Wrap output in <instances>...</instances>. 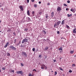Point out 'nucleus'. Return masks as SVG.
<instances>
[{
    "label": "nucleus",
    "instance_id": "nucleus-40",
    "mask_svg": "<svg viewBox=\"0 0 76 76\" xmlns=\"http://www.w3.org/2000/svg\"><path fill=\"white\" fill-rule=\"evenodd\" d=\"M5 69H6V68H5V67H3L2 68V70H5Z\"/></svg>",
    "mask_w": 76,
    "mask_h": 76
},
{
    "label": "nucleus",
    "instance_id": "nucleus-58",
    "mask_svg": "<svg viewBox=\"0 0 76 76\" xmlns=\"http://www.w3.org/2000/svg\"><path fill=\"white\" fill-rule=\"evenodd\" d=\"M55 25H56V26L57 25V24L56 23Z\"/></svg>",
    "mask_w": 76,
    "mask_h": 76
},
{
    "label": "nucleus",
    "instance_id": "nucleus-3",
    "mask_svg": "<svg viewBox=\"0 0 76 76\" xmlns=\"http://www.w3.org/2000/svg\"><path fill=\"white\" fill-rule=\"evenodd\" d=\"M10 48L12 50H16V48L15 47L13 46V45H11L10 46Z\"/></svg>",
    "mask_w": 76,
    "mask_h": 76
},
{
    "label": "nucleus",
    "instance_id": "nucleus-18",
    "mask_svg": "<svg viewBox=\"0 0 76 76\" xmlns=\"http://www.w3.org/2000/svg\"><path fill=\"white\" fill-rule=\"evenodd\" d=\"M42 32L44 33V34H47V32L45 31V30H43Z\"/></svg>",
    "mask_w": 76,
    "mask_h": 76
},
{
    "label": "nucleus",
    "instance_id": "nucleus-48",
    "mask_svg": "<svg viewBox=\"0 0 76 76\" xmlns=\"http://www.w3.org/2000/svg\"><path fill=\"white\" fill-rule=\"evenodd\" d=\"M32 2H34L35 1V0H31Z\"/></svg>",
    "mask_w": 76,
    "mask_h": 76
},
{
    "label": "nucleus",
    "instance_id": "nucleus-9",
    "mask_svg": "<svg viewBox=\"0 0 76 76\" xmlns=\"http://www.w3.org/2000/svg\"><path fill=\"white\" fill-rule=\"evenodd\" d=\"M45 66V65H44V64L42 65L41 66V68L42 69H44Z\"/></svg>",
    "mask_w": 76,
    "mask_h": 76
},
{
    "label": "nucleus",
    "instance_id": "nucleus-33",
    "mask_svg": "<svg viewBox=\"0 0 76 76\" xmlns=\"http://www.w3.org/2000/svg\"><path fill=\"white\" fill-rule=\"evenodd\" d=\"M64 6H67V5L66 4H64Z\"/></svg>",
    "mask_w": 76,
    "mask_h": 76
},
{
    "label": "nucleus",
    "instance_id": "nucleus-57",
    "mask_svg": "<svg viewBox=\"0 0 76 76\" xmlns=\"http://www.w3.org/2000/svg\"><path fill=\"white\" fill-rule=\"evenodd\" d=\"M13 33L14 35H15V32H14Z\"/></svg>",
    "mask_w": 76,
    "mask_h": 76
},
{
    "label": "nucleus",
    "instance_id": "nucleus-44",
    "mask_svg": "<svg viewBox=\"0 0 76 76\" xmlns=\"http://www.w3.org/2000/svg\"><path fill=\"white\" fill-rule=\"evenodd\" d=\"M11 72H12L13 73H14L15 72L14 71V70H12L11 71Z\"/></svg>",
    "mask_w": 76,
    "mask_h": 76
},
{
    "label": "nucleus",
    "instance_id": "nucleus-36",
    "mask_svg": "<svg viewBox=\"0 0 76 76\" xmlns=\"http://www.w3.org/2000/svg\"><path fill=\"white\" fill-rule=\"evenodd\" d=\"M69 8H66V11H68V10H69Z\"/></svg>",
    "mask_w": 76,
    "mask_h": 76
},
{
    "label": "nucleus",
    "instance_id": "nucleus-30",
    "mask_svg": "<svg viewBox=\"0 0 76 76\" xmlns=\"http://www.w3.org/2000/svg\"><path fill=\"white\" fill-rule=\"evenodd\" d=\"M14 41V43H16V39H15Z\"/></svg>",
    "mask_w": 76,
    "mask_h": 76
},
{
    "label": "nucleus",
    "instance_id": "nucleus-37",
    "mask_svg": "<svg viewBox=\"0 0 76 76\" xmlns=\"http://www.w3.org/2000/svg\"><path fill=\"white\" fill-rule=\"evenodd\" d=\"M33 71H34V72H37V70L35 69H34L33 70Z\"/></svg>",
    "mask_w": 76,
    "mask_h": 76
},
{
    "label": "nucleus",
    "instance_id": "nucleus-63",
    "mask_svg": "<svg viewBox=\"0 0 76 76\" xmlns=\"http://www.w3.org/2000/svg\"><path fill=\"white\" fill-rule=\"evenodd\" d=\"M50 70H52V69H50Z\"/></svg>",
    "mask_w": 76,
    "mask_h": 76
},
{
    "label": "nucleus",
    "instance_id": "nucleus-64",
    "mask_svg": "<svg viewBox=\"0 0 76 76\" xmlns=\"http://www.w3.org/2000/svg\"><path fill=\"white\" fill-rule=\"evenodd\" d=\"M52 72H53V71H51Z\"/></svg>",
    "mask_w": 76,
    "mask_h": 76
},
{
    "label": "nucleus",
    "instance_id": "nucleus-14",
    "mask_svg": "<svg viewBox=\"0 0 76 76\" xmlns=\"http://www.w3.org/2000/svg\"><path fill=\"white\" fill-rule=\"evenodd\" d=\"M27 15L29 16V15H30V14L29 13V10H28L27 12Z\"/></svg>",
    "mask_w": 76,
    "mask_h": 76
},
{
    "label": "nucleus",
    "instance_id": "nucleus-15",
    "mask_svg": "<svg viewBox=\"0 0 76 76\" xmlns=\"http://www.w3.org/2000/svg\"><path fill=\"white\" fill-rule=\"evenodd\" d=\"M3 4L2 3H0V7H3Z\"/></svg>",
    "mask_w": 76,
    "mask_h": 76
},
{
    "label": "nucleus",
    "instance_id": "nucleus-22",
    "mask_svg": "<svg viewBox=\"0 0 76 76\" xmlns=\"http://www.w3.org/2000/svg\"><path fill=\"white\" fill-rule=\"evenodd\" d=\"M75 9H71L70 10L71 11V12H73L74 11H75Z\"/></svg>",
    "mask_w": 76,
    "mask_h": 76
},
{
    "label": "nucleus",
    "instance_id": "nucleus-24",
    "mask_svg": "<svg viewBox=\"0 0 76 76\" xmlns=\"http://www.w3.org/2000/svg\"><path fill=\"white\" fill-rule=\"evenodd\" d=\"M7 56H10V53H7Z\"/></svg>",
    "mask_w": 76,
    "mask_h": 76
},
{
    "label": "nucleus",
    "instance_id": "nucleus-4",
    "mask_svg": "<svg viewBox=\"0 0 76 76\" xmlns=\"http://www.w3.org/2000/svg\"><path fill=\"white\" fill-rule=\"evenodd\" d=\"M16 73L17 74H18V75H19V74L22 75V74L23 73V72L22 71H17Z\"/></svg>",
    "mask_w": 76,
    "mask_h": 76
},
{
    "label": "nucleus",
    "instance_id": "nucleus-43",
    "mask_svg": "<svg viewBox=\"0 0 76 76\" xmlns=\"http://www.w3.org/2000/svg\"><path fill=\"white\" fill-rule=\"evenodd\" d=\"M41 57H42V56L41 55H39V57H40V58H41Z\"/></svg>",
    "mask_w": 76,
    "mask_h": 76
},
{
    "label": "nucleus",
    "instance_id": "nucleus-55",
    "mask_svg": "<svg viewBox=\"0 0 76 76\" xmlns=\"http://www.w3.org/2000/svg\"><path fill=\"white\" fill-rule=\"evenodd\" d=\"M54 27H56V24H54Z\"/></svg>",
    "mask_w": 76,
    "mask_h": 76
},
{
    "label": "nucleus",
    "instance_id": "nucleus-2",
    "mask_svg": "<svg viewBox=\"0 0 76 76\" xmlns=\"http://www.w3.org/2000/svg\"><path fill=\"white\" fill-rule=\"evenodd\" d=\"M28 42V39L25 38L24 39H23L22 41V44H24V43H26V42Z\"/></svg>",
    "mask_w": 76,
    "mask_h": 76
},
{
    "label": "nucleus",
    "instance_id": "nucleus-13",
    "mask_svg": "<svg viewBox=\"0 0 76 76\" xmlns=\"http://www.w3.org/2000/svg\"><path fill=\"white\" fill-rule=\"evenodd\" d=\"M73 33H76V28L75 29H74L73 30Z\"/></svg>",
    "mask_w": 76,
    "mask_h": 76
},
{
    "label": "nucleus",
    "instance_id": "nucleus-17",
    "mask_svg": "<svg viewBox=\"0 0 76 76\" xmlns=\"http://www.w3.org/2000/svg\"><path fill=\"white\" fill-rule=\"evenodd\" d=\"M54 12H52L51 13V17H53V16H54Z\"/></svg>",
    "mask_w": 76,
    "mask_h": 76
},
{
    "label": "nucleus",
    "instance_id": "nucleus-7",
    "mask_svg": "<svg viewBox=\"0 0 76 76\" xmlns=\"http://www.w3.org/2000/svg\"><path fill=\"white\" fill-rule=\"evenodd\" d=\"M19 8L22 11L23 10V7L22 6H19Z\"/></svg>",
    "mask_w": 76,
    "mask_h": 76
},
{
    "label": "nucleus",
    "instance_id": "nucleus-27",
    "mask_svg": "<svg viewBox=\"0 0 76 76\" xmlns=\"http://www.w3.org/2000/svg\"><path fill=\"white\" fill-rule=\"evenodd\" d=\"M55 74H54L55 75H57V72L55 71Z\"/></svg>",
    "mask_w": 76,
    "mask_h": 76
},
{
    "label": "nucleus",
    "instance_id": "nucleus-8",
    "mask_svg": "<svg viewBox=\"0 0 76 76\" xmlns=\"http://www.w3.org/2000/svg\"><path fill=\"white\" fill-rule=\"evenodd\" d=\"M57 11H61V9L60 7H58L57 8Z\"/></svg>",
    "mask_w": 76,
    "mask_h": 76
},
{
    "label": "nucleus",
    "instance_id": "nucleus-41",
    "mask_svg": "<svg viewBox=\"0 0 76 76\" xmlns=\"http://www.w3.org/2000/svg\"><path fill=\"white\" fill-rule=\"evenodd\" d=\"M45 69H47V66H45Z\"/></svg>",
    "mask_w": 76,
    "mask_h": 76
},
{
    "label": "nucleus",
    "instance_id": "nucleus-29",
    "mask_svg": "<svg viewBox=\"0 0 76 76\" xmlns=\"http://www.w3.org/2000/svg\"><path fill=\"white\" fill-rule=\"evenodd\" d=\"M35 48H33L32 49L33 51H35Z\"/></svg>",
    "mask_w": 76,
    "mask_h": 76
},
{
    "label": "nucleus",
    "instance_id": "nucleus-5",
    "mask_svg": "<svg viewBox=\"0 0 76 76\" xmlns=\"http://www.w3.org/2000/svg\"><path fill=\"white\" fill-rule=\"evenodd\" d=\"M26 21L28 22H30L31 21V19L29 17L27 18H26Z\"/></svg>",
    "mask_w": 76,
    "mask_h": 76
},
{
    "label": "nucleus",
    "instance_id": "nucleus-62",
    "mask_svg": "<svg viewBox=\"0 0 76 76\" xmlns=\"http://www.w3.org/2000/svg\"><path fill=\"white\" fill-rule=\"evenodd\" d=\"M62 75L63 76H64V74H63Z\"/></svg>",
    "mask_w": 76,
    "mask_h": 76
},
{
    "label": "nucleus",
    "instance_id": "nucleus-6",
    "mask_svg": "<svg viewBox=\"0 0 76 76\" xmlns=\"http://www.w3.org/2000/svg\"><path fill=\"white\" fill-rule=\"evenodd\" d=\"M61 23V21H59L58 22H57V25L56 26H58V25H59Z\"/></svg>",
    "mask_w": 76,
    "mask_h": 76
},
{
    "label": "nucleus",
    "instance_id": "nucleus-1",
    "mask_svg": "<svg viewBox=\"0 0 76 76\" xmlns=\"http://www.w3.org/2000/svg\"><path fill=\"white\" fill-rule=\"evenodd\" d=\"M22 55L25 58H26L27 57V54L25 52L23 51L21 53Z\"/></svg>",
    "mask_w": 76,
    "mask_h": 76
},
{
    "label": "nucleus",
    "instance_id": "nucleus-39",
    "mask_svg": "<svg viewBox=\"0 0 76 76\" xmlns=\"http://www.w3.org/2000/svg\"><path fill=\"white\" fill-rule=\"evenodd\" d=\"M75 65H75V64H73L72 65V67H73V66H75Z\"/></svg>",
    "mask_w": 76,
    "mask_h": 76
},
{
    "label": "nucleus",
    "instance_id": "nucleus-28",
    "mask_svg": "<svg viewBox=\"0 0 76 76\" xmlns=\"http://www.w3.org/2000/svg\"><path fill=\"white\" fill-rule=\"evenodd\" d=\"M34 7H37V5L36 4H35L34 5Z\"/></svg>",
    "mask_w": 76,
    "mask_h": 76
},
{
    "label": "nucleus",
    "instance_id": "nucleus-59",
    "mask_svg": "<svg viewBox=\"0 0 76 76\" xmlns=\"http://www.w3.org/2000/svg\"><path fill=\"white\" fill-rule=\"evenodd\" d=\"M1 9H2V11H3V8H2Z\"/></svg>",
    "mask_w": 76,
    "mask_h": 76
},
{
    "label": "nucleus",
    "instance_id": "nucleus-46",
    "mask_svg": "<svg viewBox=\"0 0 76 76\" xmlns=\"http://www.w3.org/2000/svg\"><path fill=\"white\" fill-rule=\"evenodd\" d=\"M28 76H31V74L29 73V75H28Z\"/></svg>",
    "mask_w": 76,
    "mask_h": 76
},
{
    "label": "nucleus",
    "instance_id": "nucleus-47",
    "mask_svg": "<svg viewBox=\"0 0 76 76\" xmlns=\"http://www.w3.org/2000/svg\"><path fill=\"white\" fill-rule=\"evenodd\" d=\"M27 3H28L29 1V0H27Z\"/></svg>",
    "mask_w": 76,
    "mask_h": 76
},
{
    "label": "nucleus",
    "instance_id": "nucleus-56",
    "mask_svg": "<svg viewBox=\"0 0 76 76\" xmlns=\"http://www.w3.org/2000/svg\"><path fill=\"white\" fill-rule=\"evenodd\" d=\"M61 58H61V57H59V59H60V60H61Z\"/></svg>",
    "mask_w": 76,
    "mask_h": 76
},
{
    "label": "nucleus",
    "instance_id": "nucleus-25",
    "mask_svg": "<svg viewBox=\"0 0 76 76\" xmlns=\"http://www.w3.org/2000/svg\"><path fill=\"white\" fill-rule=\"evenodd\" d=\"M10 31H11V30L10 29V28H8V30H7V32H10Z\"/></svg>",
    "mask_w": 76,
    "mask_h": 76
},
{
    "label": "nucleus",
    "instance_id": "nucleus-31",
    "mask_svg": "<svg viewBox=\"0 0 76 76\" xmlns=\"http://www.w3.org/2000/svg\"><path fill=\"white\" fill-rule=\"evenodd\" d=\"M59 69L60 70H62V71H63V69L61 68V67H59Z\"/></svg>",
    "mask_w": 76,
    "mask_h": 76
},
{
    "label": "nucleus",
    "instance_id": "nucleus-21",
    "mask_svg": "<svg viewBox=\"0 0 76 76\" xmlns=\"http://www.w3.org/2000/svg\"><path fill=\"white\" fill-rule=\"evenodd\" d=\"M67 16H68V17H71V16H72V15L71 14H70V15L68 14Z\"/></svg>",
    "mask_w": 76,
    "mask_h": 76
},
{
    "label": "nucleus",
    "instance_id": "nucleus-51",
    "mask_svg": "<svg viewBox=\"0 0 76 76\" xmlns=\"http://www.w3.org/2000/svg\"><path fill=\"white\" fill-rule=\"evenodd\" d=\"M39 14L41 15V14H42V12H39Z\"/></svg>",
    "mask_w": 76,
    "mask_h": 76
},
{
    "label": "nucleus",
    "instance_id": "nucleus-53",
    "mask_svg": "<svg viewBox=\"0 0 76 76\" xmlns=\"http://www.w3.org/2000/svg\"><path fill=\"white\" fill-rule=\"evenodd\" d=\"M53 61H54V62H56V60H53Z\"/></svg>",
    "mask_w": 76,
    "mask_h": 76
},
{
    "label": "nucleus",
    "instance_id": "nucleus-20",
    "mask_svg": "<svg viewBox=\"0 0 76 76\" xmlns=\"http://www.w3.org/2000/svg\"><path fill=\"white\" fill-rule=\"evenodd\" d=\"M66 26L67 28V29H70V27H69V26H68L67 25H66Z\"/></svg>",
    "mask_w": 76,
    "mask_h": 76
},
{
    "label": "nucleus",
    "instance_id": "nucleus-12",
    "mask_svg": "<svg viewBox=\"0 0 76 76\" xmlns=\"http://www.w3.org/2000/svg\"><path fill=\"white\" fill-rule=\"evenodd\" d=\"M21 43V40H20V41H19V42L18 43H17V44H16L17 46H18V45H19V44H20Z\"/></svg>",
    "mask_w": 76,
    "mask_h": 76
},
{
    "label": "nucleus",
    "instance_id": "nucleus-61",
    "mask_svg": "<svg viewBox=\"0 0 76 76\" xmlns=\"http://www.w3.org/2000/svg\"><path fill=\"white\" fill-rule=\"evenodd\" d=\"M76 55H75V56H74V57H76Z\"/></svg>",
    "mask_w": 76,
    "mask_h": 76
},
{
    "label": "nucleus",
    "instance_id": "nucleus-45",
    "mask_svg": "<svg viewBox=\"0 0 76 76\" xmlns=\"http://www.w3.org/2000/svg\"><path fill=\"white\" fill-rule=\"evenodd\" d=\"M47 40H48V41H49H49H50V40L48 39H47Z\"/></svg>",
    "mask_w": 76,
    "mask_h": 76
},
{
    "label": "nucleus",
    "instance_id": "nucleus-11",
    "mask_svg": "<svg viewBox=\"0 0 76 76\" xmlns=\"http://www.w3.org/2000/svg\"><path fill=\"white\" fill-rule=\"evenodd\" d=\"M48 49V47H46L44 49V50L45 51H47V50Z\"/></svg>",
    "mask_w": 76,
    "mask_h": 76
},
{
    "label": "nucleus",
    "instance_id": "nucleus-32",
    "mask_svg": "<svg viewBox=\"0 0 76 76\" xmlns=\"http://www.w3.org/2000/svg\"><path fill=\"white\" fill-rule=\"evenodd\" d=\"M69 73H72V70H70L69 71Z\"/></svg>",
    "mask_w": 76,
    "mask_h": 76
},
{
    "label": "nucleus",
    "instance_id": "nucleus-16",
    "mask_svg": "<svg viewBox=\"0 0 76 76\" xmlns=\"http://www.w3.org/2000/svg\"><path fill=\"white\" fill-rule=\"evenodd\" d=\"M58 50H61V51H63V48H62V47H60Z\"/></svg>",
    "mask_w": 76,
    "mask_h": 76
},
{
    "label": "nucleus",
    "instance_id": "nucleus-50",
    "mask_svg": "<svg viewBox=\"0 0 76 76\" xmlns=\"http://www.w3.org/2000/svg\"><path fill=\"white\" fill-rule=\"evenodd\" d=\"M39 4H41V2L39 1Z\"/></svg>",
    "mask_w": 76,
    "mask_h": 76
},
{
    "label": "nucleus",
    "instance_id": "nucleus-35",
    "mask_svg": "<svg viewBox=\"0 0 76 76\" xmlns=\"http://www.w3.org/2000/svg\"><path fill=\"white\" fill-rule=\"evenodd\" d=\"M28 30V28H24V31H26Z\"/></svg>",
    "mask_w": 76,
    "mask_h": 76
},
{
    "label": "nucleus",
    "instance_id": "nucleus-26",
    "mask_svg": "<svg viewBox=\"0 0 76 76\" xmlns=\"http://www.w3.org/2000/svg\"><path fill=\"white\" fill-rule=\"evenodd\" d=\"M45 15H46V16H45L46 18V19H48V15H48V14H46Z\"/></svg>",
    "mask_w": 76,
    "mask_h": 76
},
{
    "label": "nucleus",
    "instance_id": "nucleus-52",
    "mask_svg": "<svg viewBox=\"0 0 76 76\" xmlns=\"http://www.w3.org/2000/svg\"><path fill=\"white\" fill-rule=\"evenodd\" d=\"M24 46H23V45H21V47H23Z\"/></svg>",
    "mask_w": 76,
    "mask_h": 76
},
{
    "label": "nucleus",
    "instance_id": "nucleus-19",
    "mask_svg": "<svg viewBox=\"0 0 76 76\" xmlns=\"http://www.w3.org/2000/svg\"><path fill=\"white\" fill-rule=\"evenodd\" d=\"M64 20H63L61 23L62 25H64Z\"/></svg>",
    "mask_w": 76,
    "mask_h": 76
},
{
    "label": "nucleus",
    "instance_id": "nucleus-34",
    "mask_svg": "<svg viewBox=\"0 0 76 76\" xmlns=\"http://www.w3.org/2000/svg\"><path fill=\"white\" fill-rule=\"evenodd\" d=\"M67 3H70V1L69 0H68L67 1Z\"/></svg>",
    "mask_w": 76,
    "mask_h": 76
},
{
    "label": "nucleus",
    "instance_id": "nucleus-54",
    "mask_svg": "<svg viewBox=\"0 0 76 76\" xmlns=\"http://www.w3.org/2000/svg\"><path fill=\"white\" fill-rule=\"evenodd\" d=\"M48 5H50V3H48Z\"/></svg>",
    "mask_w": 76,
    "mask_h": 76
},
{
    "label": "nucleus",
    "instance_id": "nucleus-10",
    "mask_svg": "<svg viewBox=\"0 0 76 76\" xmlns=\"http://www.w3.org/2000/svg\"><path fill=\"white\" fill-rule=\"evenodd\" d=\"M8 44H9L8 42H7L5 45V46H4V48H6V47H7V46H8Z\"/></svg>",
    "mask_w": 76,
    "mask_h": 76
},
{
    "label": "nucleus",
    "instance_id": "nucleus-23",
    "mask_svg": "<svg viewBox=\"0 0 76 76\" xmlns=\"http://www.w3.org/2000/svg\"><path fill=\"white\" fill-rule=\"evenodd\" d=\"M74 53V50L72 51L71 50L70 51V54H73Z\"/></svg>",
    "mask_w": 76,
    "mask_h": 76
},
{
    "label": "nucleus",
    "instance_id": "nucleus-38",
    "mask_svg": "<svg viewBox=\"0 0 76 76\" xmlns=\"http://www.w3.org/2000/svg\"><path fill=\"white\" fill-rule=\"evenodd\" d=\"M57 34H60V31H57Z\"/></svg>",
    "mask_w": 76,
    "mask_h": 76
},
{
    "label": "nucleus",
    "instance_id": "nucleus-60",
    "mask_svg": "<svg viewBox=\"0 0 76 76\" xmlns=\"http://www.w3.org/2000/svg\"><path fill=\"white\" fill-rule=\"evenodd\" d=\"M75 16H76V14H75L74 15Z\"/></svg>",
    "mask_w": 76,
    "mask_h": 76
},
{
    "label": "nucleus",
    "instance_id": "nucleus-42",
    "mask_svg": "<svg viewBox=\"0 0 76 76\" xmlns=\"http://www.w3.org/2000/svg\"><path fill=\"white\" fill-rule=\"evenodd\" d=\"M21 66H23V64L22 63L21 64Z\"/></svg>",
    "mask_w": 76,
    "mask_h": 76
},
{
    "label": "nucleus",
    "instance_id": "nucleus-49",
    "mask_svg": "<svg viewBox=\"0 0 76 76\" xmlns=\"http://www.w3.org/2000/svg\"><path fill=\"white\" fill-rule=\"evenodd\" d=\"M34 13H35V12L34 11H33L32 12V14H34Z\"/></svg>",
    "mask_w": 76,
    "mask_h": 76
}]
</instances>
